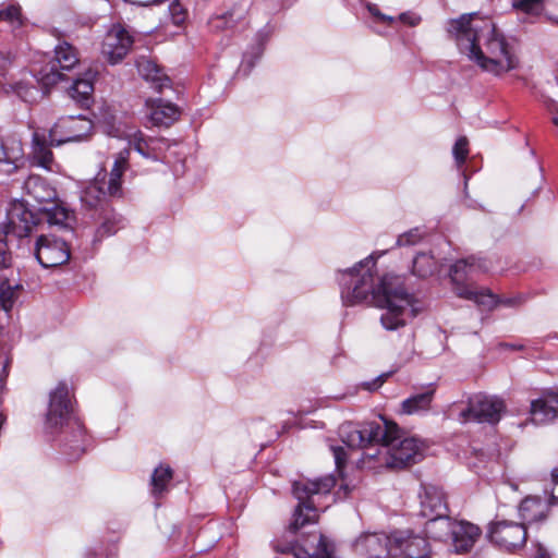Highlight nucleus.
Returning <instances> with one entry per match:
<instances>
[{
  "label": "nucleus",
  "mask_w": 558,
  "mask_h": 558,
  "mask_svg": "<svg viewBox=\"0 0 558 558\" xmlns=\"http://www.w3.org/2000/svg\"><path fill=\"white\" fill-rule=\"evenodd\" d=\"M376 259L369 255L353 268L340 271L338 281L344 305H374L383 308L381 326L386 330H397L405 325L408 313L415 316L418 310L412 294L403 287L402 278L385 275L376 283Z\"/></svg>",
  "instance_id": "1"
},
{
  "label": "nucleus",
  "mask_w": 558,
  "mask_h": 558,
  "mask_svg": "<svg viewBox=\"0 0 558 558\" xmlns=\"http://www.w3.org/2000/svg\"><path fill=\"white\" fill-rule=\"evenodd\" d=\"M447 32L461 52L484 71L499 75L518 64L512 45L490 19L477 13L463 14L448 22Z\"/></svg>",
  "instance_id": "2"
},
{
  "label": "nucleus",
  "mask_w": 558,
  "mask_h": 558,
  "mask_svg": "<svg viewBox=\"0 0 558 558\" xmlns=\"http://www.w3.org/2000/svg\"><path fill=\"white\" fill-rule=\"evenodd\" d=\"M488 269L489 267L486 260L475 256L457 260L450 269V278L454 284V293L459 298L473 301L484 310H493L499 303L506 306L517 305L520 298L498 300L489 290H476L465 283L468 280H472L477 274L486 272Z\"/></svg>",
  "instance_id": "3"
},
{
  "label": "nucleus",
  "mask_w": 558,
  "mask_h": 558,
  "mask_svg": "<svg viewBox=\"0 0 558 558\" xmlns=\"http://www.w3.org/2000/svg\"><path fill=\"white\" fill-rule=\"evenodd\" d=\"M64 425L72 426L73 440L69 447L72 450L70 454L78 458L84 451L85 430L81 422L73 417L72 400L70 391L64 383H60L51 392L49 399L48 411L46 414L47 428L54 430Z\"/></svg>",
  "instance_id": "4"
},
{
  "label": "nucleus",
  "mask_w": 558,
  "mask_h": 558,
  "mask_svg": "<svg viewBox=\"0 0 558 558\" xmlns=\"http://www.w3.org/2000/svg\"><path fill=\"white\" fill-rule=\"evenodd\" d=\"M336 480L328 475L317 480L299 481L293 484V494L299 500V505L293 512L289 530L296 533L308 523L317 521L318 514L312 497L315 495H326L335 487Z\"/></svg>",
  "instance_id": "5"
},
{
  "label": "nucleus",
  "mask_w": 558,
  "mask_h": 558,
  "mask_svg": "<svg viewBox=\"0 0 558 558\" xmlns=\"http://www.w3.org/2000/svg\"><path fill=\"white\" fill-rule=\"evenodd\" d=\"M129 150H122L117 156L113 167L108 174L99 175L90 182L81 193L82 203L88 208L104 205L108 197L123 195L122 177L129 168Z\"/></svg>",
  "instance_id": "6"
},
{
  "label": "nucleus",
  "mask_w": 558,
  "mask_h": 558,
  "mask_svg": "<svg viewBox=\"0 0 558 558\" xmlns=\"http://www.w3.org/2000/svg\"><path fill=\"white\" fill-rule=\"evenodd\" d=\"M380 449L367 457L383 456V464L389 469H403L422 461L427 449L425 442L415 436L402 437L398 427L389 444H379Z\"/></svg>",
  "instance_id": "7"
},
{
  "label": "nucleus",
  "mask_w": 558,
  "mask_h": 558,
  "mask_svg": "<svg viewBox=\"0 0 558 558\" xmlns=\"http://www.w3.org/2000/svg\"><path fill=\"white\" fill-rule=\"evenodd\" d=\"M397 430L398 425L386 418L361 425L347 422L339 427V436L348 447L363 449L373 444H389Z\"/></svg>",
  "instance_id": "8"
},
{
  "label": "nucleus",
  "mask_w": 558,
  "mask_h": 558,
  "mask_svg": "<svg viewBox=\"0 0 558 558\" xmlns=\"http://www.w3.org/2000/svg\"><path fill=\"white\" fill-rule=\"evenodd\" d=\"M80 63L77 49L68 41L54 47V57L36 71L35 77L44 87L49 88L65 80L63 71H71Z\"/></svg>",
  "instance_id": "9"
},
{
  "label": "nucleus",
  "mask_w": 558,
  "mask_h": 558,
  "mask_svg": "<svg viewBox=\"0 0 558 558\" xmlns=\"http://www.w3.org/2000/svg\"><path fill=\"white\" fill-rule=\"evenodd\" d=\"M487 537L501 550L517 553L526 544L527 527L523 522L495 520L488 524Z\"/></svg>",
  "instance_id": "10"
},
{
  "label": "nucleus",
  "mask_w": 558,
  "mask_h": 558,
  "mask_svg": "<svg viewBox=\"0 0 558 558\" xmlns=\"http://www.w3.org/2000/svg\"><path fill=\"white\" fill-rule=\"evenodd\" d=\"M506 404L501 398L477 393L468 401V407L459 413L462 423L478 422L496 424L500 421Z\"/></svg>",
  "instance_id": "11"
},
{
  "label": "nucleus",
  "mask_w": 558,
  "mask_h": 558,
  "mask_svg": "<svg viewBox=\"0 0 558 558\" xmlns=\"http://www.w3.org/2000/svg\"><path fill=\"white\" fill-rule=\"evenodd\" d=\"M93 126V121L83 114L62 117L50 129L49 137L57 146L78 142L92 132Z\"/></svg>",
  "instance_id": "12"
},
{
  "label": "nucleus",
  "mask_w": 558,
  "mask_h": 558,
  "mask_svg": "<svg viewBox=\"0 0 558 558\" xmlns=\"http://www.w3.org/2000/svg\"><path fill=\"white\" fill-rule=\"evenodd\" d=\"M39 220L38 215L25 203L14 202L8 210L7 221L2 223L0 231L10 238L22 240L31 234Z\"/></svg>",
  "instance_id": "13"
},
{
  "label": "nucleus",
  "mask_w": 558,
  "mask_h": 558,
  "mask_svg": "<svg viewBox=\"0 0 558 558\" xmlns=\"http://www.w3.org/2000/svg\"><path fill=\"white\" fill-rule=\"evenodd\" d=\"M315 541L306 548L296 543L275 539L271 546L280 554H292L294 558H337L335 543L324 534L312 535Z\"/></svg>",
  "instance_id": "14"
},
{
  "label": "nucleus",
  "mask_w": 558,
  "mask_h": 558,
  "mask_svg": "<svg viewBox=\"0 0 558 558\" xmlns=\"http://www.w3.org/2000/svg\"><path fill=\"white\" fill-rule=\"evenodd\" d=\"M34 254L44 268L61 266L71 256L70 247L64 240L44 234L37 239Z\"/></svg>",
  "instance_id": "15"
},
{
  "label": "nucleus",
  "mask_w": 558,
  "mask_h": 558,
  "mask_svg": "<svg viewBox=\"0 0 558 558\" xmlns=\"http://www.w3.org/2000/svg\"><path fill=\"white\" fill-rule=\"evenodd\" d=\"M353 549L362 558H388L393 556V535L363 533L353 543Z\"/></svg>",
  "instance_id": "16"
},
{
  "label": "nucleus",
  "mask_w": 558,
  "mask_h": 558,
  "mask_svg": "<svg viewBox=\"0 0 558 558\" xmlns=\"http://www.w3.org/2000/svg\"><path fill=\"white\" fill-rule=\"evenodd\" d=\"M133 38L121 25H113L105 35L101 53L110 64H117L128 54Z\"/></svg>",
  "instance_id": "17"
},
{
  "label": "nucleus",
  "mask_w": 558,
  "mask_h": 558,
  "mask_svg": "<svg viewBox=\"0 0 558 558\" xmlns=\"http://www.w3.org/2000/svg\"><path fill=\"white\" fill-rule=\"evenodd\" d=\"M253 0H229L225 11L213 17L211 24L216 29H231L245 27L248 24V12Z\"/></svg>",
  "instance_id": "18"
},
{
  "label": "nucleus",
  "mask_w": 558,
  "mask_h": 558,
  "mask_svg": "<svg viewBox=\"0 0 558 558\" xmlns=\"http://www.w3.org/2000/svg\"><path fill=\"white\" fill-rule=\"evenodd\" d=\"M24 198L21 201L39 213L41 207L57 201V191L39 175H29L23 185Z\"/></svg>",
  "instance_id": "19"
},
{
  "label": "nucleus",
  "mask_w": 558,
  "mask_h": 558,
  "mask_svg": "<svg viewBox=\"0 0 558 558\" xmlns=\"http://www.w3.org/2000/svg\"><path fill=\"white\" fill-rule=\"evenodd\" d=\"M393 556L402 555L405 558H430V546L425 537L408 532L393 534Z\"/></svg>",
  "instance_id": "20"
},
{
  "label": "nucleus",
  "mask_w": 558,
  "mask_h": 558,
  "mask_svg": "<svg viewBox=\"0 0 558 558\" xmlns=\"http://www.w3.org/2000/svg\"><path fill=\"white\" fill-rule=\"evenodd\" d=\"M481 535L478 525L465 520L456 521L450 536L453 551L459 555L470 553Z\"/></svg>",
  "instance_id": "21"
},
{
  "label": "nucleus",
  "mask_w": 558,
  "mask_h": 558,
  "mask_svg": "<svg viewBox=\"0 0 558 558\" xmlns=\"http://www.w3.org/2000/svg\"><path fill=\"white\" fill-rule=\"evenodd\" d=\"M24 158V149L21 137L10 131H0V163L10 168L8 172L14 171Z\"/></svg>",
  "instance_id": "22"
},
{
  "label": "nucleus",
  "mask_w": 558,
  "mask_h": 558,
  "mask_svg": "<svg viewBox=\"0 0 558 558\" xmlns=\"http://www.w3.org/2000/svg\"><path fill=\"white\" fill-rule=\"evenodd\" d=\"M421 510L420 514L423 518H432L446 515L449 508L446 501L445 493L441 488L434 485L423 486V494H421Z\"/></svg>",
  "instance_id": "23"
},
{
  "label": "nucleus",
  "mask_w": 558,
  "mask_h": 558,
  "mask_svg": "<svg viewBox=\"0 0 558 558\" xmlns=\"http://www.w3.org/2000/svg\"><path fill=\"white\" fill-rule=\"evenodd\" d=\"M557 504L551 498L547 501L541 497L529 496L519 506V513L523 523H538L546 520L550 506Z\"/></svg>",
  "instance_id": "24"
},
{
  "label": "nucleus",
  "mask_w": 558,
  "mask_h": 558,
  "mask_svg": "<svg viewBox=\"0 0 558 558\" xmlns=\"http://www.w3.org/2000/svg\"><path fill=\"white\" fill-rule=\"evenodd\" d=\"M50 137L39 130L34 131L29 158L33 165L51 171L53 166V154L50 149Z\"/></svg>",
  "instance_id": "25"
},
{
  "label": "nucleus",
  "mask_w": 558,
  "mask_h": 558,
  "mask_svg": "<svg viewBox=\"0 0 558 558\" xmlns=\"http://www.w3.org/2000/svg\"><path fill=\"white\" fill-rule=\"evenodd\" d=\"M146 107L149 111L148 118L153 125L170 126L180 116L179 108L162 99H147Z\"/></svg>",
  "instance_id": "26"
},
{
  "label": "nucleus",
  "mask_w": 558,
  "mask_h": 558,
  "mask_svg": "<svg viewBox=\"0 0 558 558\" xmlns=\"http://www.w3.org/2000/svg\"><path fill=\"white\" fill-rule=\"evenodd\" d=\"M134 149L143 157L153 160H159L162 153L168 147L167 141L162 137H146L141 131H137L131 141Z\"/></svg>",
  "instance_id": "27"
},
{
  "label": "nucleus",
  "mask_w": 558,
  "mask_h": 558,
  "mask_svg": "<svg viewBox=\"0 0 558 558\" xmlns=\"http://www.w3.org/2000/svg\"><path fill=\"white\" fill-rule=\"evenodd\" d=\"M136 66L140 75L157 92H162L163 88L171 86V80L162 72L158 64L145 57H141L136 61Z\"/></svg>",
  "instance_id": "28"
},
{
  "label": "nucleus",
  "mask_w": 558,
  "mask_h": 558,
  "mask_svg": "<svg viewBox=\"0 0 558 558\" xmlns=\"http://www.w3.org/2000/svg\"><path fill=\"white\" fill-rule=\"evenodd\" d=\"M554 404H558V392L549 391L544 398L531 402V415L536 424L553 421L558 412Z\"/></svg>",
  "instance_id": "29"
},
{
  "label": "nucleus",
  "mask_w": 558,
  "mask_h": 558,
  "mask_svg": "<svg viewBox=\"0 0 558 558\" xmlns=\"http://www.w3.org/2000/svg\"><path fill=\"white\" fill-rule=\"evenodd\" d=\"M435 396V388L428 386L423 392L415 393L401 403V411L403 414H421L430 409Z\"/></svg>",
  "instance_id": "30"
},
{
  "label": "nucleus",
  "mask_w": 558,
  "mask_h": 558,
  "mask_svg": "<svg viewBox=\"0 0 558 558\" xmlns=\"http://www.w3.org/2000/svg\"><path fill=\"white\" fill-rule=\"evenodd\" d=\"M453 524H456V521H452L448 513L446 515L432 517L425 523V533L433 539L446 541L452 534Z\"/></svg>",
  "instance_id": "31"
},
{
  "label": "nucleus",
  "mask_w": 558,
  "mask_h": 558,
  "mask_svg": "<svg viewBox=\"0 0 558 558\" xmlns=\"http://www.w3.org/2000/svg\"><path fill=\"white\" fill-rule=\"evenodd\" d=\"M94 85L90 80L77 78L69 89L70 97L81 107L88 108L92 102Z\"/></svg>",
  "instance_id": "32"
},
{
  "label": "nucleus",
  "mask_w": 558,
  "mask_h": 558,
  "mask_svg": "<svg viewBox=\"0 0 558 558\" xmlns=\"http://www.w3.org/2000/svg\"><path fill=\"white\" fill-rule=\"evenodd\" d=\"M40 214L45 215L49 225L68 227L72 219V213L54 201L51 205L41 207Z\"/></svg>",
  "instance_id": "33"
},
{
  "label": "nucleus",
  "mask_w": 558,
  "mask_h": 558,
  "mask_svg": "<svg viewBox=\"0 0 558 558\" xmlns=\"http://www.w3.org/2000/svg\"><path fill=\"white\" fill-rule=\"evenodd\" d=\"M270 34L271 31L268 27H264L256 33L254 44L243 56V62L247 63L248 68H252L255 64V61H257L263 54L265 44L269 39Z\"/></svg>",
  "instance_id": "34"
},
{
  "label": "nucleus",
  "mask_w": 558,
  "mask_h": 558,
  "mask_svg": "<svg viewBox=\"0 0 558 558\" xmlns=\"http://www.w3.org/2000/svg\"><path fill=\"white\" fill-rule=\"evenodd\" d=\"M439 270V264L434 256L420 253L413 260L412 271L415 276L421 278H427L435 275Z\"/></svg>",
  "instance_id": "35"
},
{
  "label": "nucleus",
  "mask_w": 558,
  "mask_h": 558,
  "mask_svg": "<svg viewBox=\"0 0 558 558\" xmlns=\"http://www.w3.org/2000/svg\"><path fill=\"white\" fill-rule=\"evenodd\" d=\"M172 469L170 466L159 465L155 469L151 475V494L155 498H159L168 487L169 482L172 480Z\"/></svg>",
  "instance_id": "36"
},
{
  "label": "nucleus",
  "mask_w": 558,
  "mask_h": 558,
  "mask_svg": "<svg viewBox=\"0 0 558 558\" xmlns=\"http://www.w3.org/2000/svg\"><path fill=\"white\" fill-rule=\"evenodd\" d=\"M125 225V219L118 213L111 210L107 211L102 218V222L97 229V236L104 238L114 234L118 230L122 229Z\"/></svg>",
  "instance_id": "37"
},
{
  "label": "nucleus",
  "mask_w": 558,
  "mask_h": 558,
  "mask_svg": "<svg viewBox=\"0 0 558 558\" xmlns=\"http://www.w3.org/2000/svg\"><path fill=\"white\" fill-rule=\"evenodd\" d=\"M20 292V286H11L9 282L0 284V306L7 313L10 312L15 304Z\"/></svg>",
  "instance_id": "38"
},
{
  "label": "nucleus",
  "mask_w": 558,
  "mask_h": 558,
  "mask_svg": "<svg viewBox=\"0 0 558 558\" xmlns=\"http://www.w3.org/2000/svg\"><path fill=\"white\" fill-rule=\"evenodd\" d=\"M0 21L9 24L13 29L20 28L24 24V19L19 4H9L0 10Z\"/></svg>",
  "instance_id": "39"
},
{
  "label": "nucleus",
  "mask_w": 558,
  "mask_h": 558,
  "mask_svg": "<svg viewBox=\"0 0 558 558\" xmlns=\"http://www.w3.org/2000/svg\"><path fill=\"white\" fill-rule=\"evenodd\" d=\"M514 10L527 15L537 16L544 10L543 0H512Z\"/></svg>",
  "instance_id": "40"
},
{
  "label": "nucleus",
  "mask_w": 558,
  "mask_h": 558,
  "mask_svg": "<svg viewBox=\"0 0 558 558\" xmlns=\"http://www.w3.org/2000/svg\"><path fill=\"white\" fill-rule=\"evenodd\" d=\"M11 240L5 233L0 231V267L8 268L12 265V253L9 247Z\"/></svg>",
  "instance_id": "41"
},
{
  "label": "nucleus",
  "mask_w": 558,
  "mask_h": 558,
  "mask_svg": "<svg viewBox=\"0 0 558 558\" xmlns=\"http://www.w3.org/2000/svg\"><path fill=\"white\" fill-rule=\"evenodd\" d=\"M452 154L457 165L461 167L465 162L469 155V142L466 137L462 136L457 140L452 149Z\"/></svg>",
  "instance_id": "42"
},
{
  "label": "nucleus",
  "mask_w": 558,
  "mask_h": 558,
  "mask_svg": "<svg viewBox=\"0 0 558 558\" xmlns=\"http://www.w3.org/2000/svg\"><path fill=\"white\" fill-rule=\"evenodd\" d=\"M423 239V233L418 228L402 233L397 239L398 246H411L417 244Z\"/></svg>",
  "instance_id": "43"
},
{
  "label": "nucleus",
  "mask_w": 558,
  "mask_h": 558,
  "mask_svg": "<svg viewBox=\"0 0 558 558\" xmlns=\"http://www.w3.org/2000/svg\"><path fill=\"white\" fill-rule=\"evenodd\" d=\"M169 13L174 25H181L186 19V10L178 1L169 5Z\"/></svg>",
  "instance_id": "44"
},
{
  "label": "nucleus",
  "mask_w": 558,
  "mask_h": 558,
  "mask_svg": "<svg viewBox=\"0 0 558 558\" xmlns=\"http://www.w3.org/2000/svg\"><path fill=\"white\" fill-rule=\"evenodd\" d=\"M336 468L338 471H341L344 468L347 462V451L342 447H331Z\"/></svg>",
  "instance_id": "45"
},
{
  "label": "nucleus",
  "mask_w": 558,
  "mask_h": 558,
  "mask_svg": "<svg viewBox=\"0 0 558 558\" xmlns=\"http://www.w3.org/2000/svg\"><path fill=\"white\" fill-rule=\"evenodd\" d=\"M388 376H389L388 373L381 374L374 380L364 383L363 386L366 390L374 391V390L378 389L385 383V380L387 379Z\"/></svg>",
  "instance_id": "46"
},
{
  "label": "nucleus",
  "mask_w": 558,
  "mask_h": 558,
  "mask_svg": "<svg viewBox=\"0 0 558 558\" xmlns=\"http://www.w3.org/2000/svg\"><path fill=\"white\" fill-rule=\"evenodd\" d=\"M551 480H553L554 486H553V489H551L550 497H551L553 501H557L558 502V468H555L551 471Z\"/></svg>",
  "instance_id": "47"
},
{
  "label": "nucleus",
  "mask_w": 558,
  "mask_h": 558,
  "mask_svg": "<svg viewBox=\"0 0 558 558\" xmlns=\"http://www.w3.org/2000/svg\"><path fill=\"white\" fill-rule=\"evenodd\" d=\"M399 19L403 23L409 24L411 26L417 25L421 21L420 16H417L415 14H411V13H402V14H400Z\"/></svg>",
  "instance_id": "48"
},
{
  "label": "nucleus",
  "mask_w": 558,
  "mask_h": 558,
  "mask_svg": "<svg viewBox=\"0 0 558 558\" xmlns=\"http://www.w3.org/2000/svg\"><path fill=\"white\" fill-rule=\"evenodd\" d=\"M125 2L138 7H149L153 4H158L163 2L165 0H124Z\"/></svg>",
  "instance_id": "49"
},
{
  "label": "nucleus",
  "mask_w": 558,
  "mask_h": 558,
  "mask_svg": "<svg viewBox=\"0 0 558 558\" xmlns=\"http://www.w3.org/2000/svg\"><path fill=\"white\" fill-rule=\"evenodd\" d=\"M351 490H352V488L348 484H343L337 490V496L340 499L347 498L350 495Z\"/></svg>",
  "instance_id": "50"
},
{
  "label": "nucleus",
  "mask_w": 558,
  "mask_h": 558,
  "mask_svg": "<svg viewBox=\"0 0 558 558\" xmlns=\"http://www.w3.org/2000/svg\"><path fill=\"white\" fill-rule=\"evenodd\" d=\"M534 558H550V555L544 546L538 544L536 546V551H535Z\"/></svg>",
  "instance_id": "51"
},
{
  "label": "nucleus",
  "mask_w": 558,
  "mask_h": 558,
  "mask_svg": "<svg viewBox=\"0 0 558 558\" xmlns=\"http://www.w3.org/2000/svg\"><path fill=\"white\" fill-rule=\"evenodd\" d=\"M31 93H32V89H27V88H25V87H23V86H19V87H17V94H19V96L23 97L25 100H28V99L26 98V96H27V94H31Z\"/></svg>",
  "instance_id": "52"
},
{
  "label": "nucleus",
  "mask_w": 558,
  "mask_h": 558,
  "mask_svg": "<svg viewBox=\"0 0 558 558\" xmlns=\"http://www.w3.org/2000/svg\"><path fill=\"white\" fill-rule=\"evenodd\" d=\"M86 558H96V554L95 553H88Z\"/></svg>",
  "instance_id": "53"
},
{
  "label": "nucleus",
  "mask_w": 558,
  "mask_h": 558,
  "mask_svg": "<svg viewBox=\"0 0 558 558\" xmlns=\"http://www.w3.org/2000/svg\"><path fill=\"white\" fill-rule=\"evenodd\" d=\"M553 122H554L555 125L558 126V116L553 119Z\"/></svg>",
  "instance_id": "54"
},
{
  "label": "nucleus",
  "mask_w": 558,
  "mask_h": 558,
  "mask_svg": "<svg viewBox=\"0 0 558 558\" xmlns=\"http://www.w3.org/2000/svg\"><path fill=\"white\" fill-rule=\"evenodd\" d=\"M557 23H558V21H557Z\"/></svg>",
  "instance_id": "55"
}]
</instances>
